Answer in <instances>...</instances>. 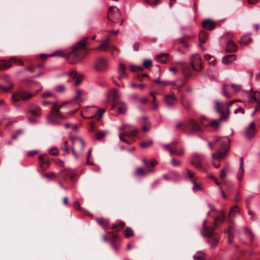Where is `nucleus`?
Segmentation results:
<instances>
[{
	"instance_id": "obj_62",
	"label": "nucleus",
	"mask_w": 260,
	"mask_h": 260,
	"mask_svg": "<svg viewBox=\"0 0 260 260\" xmlns=\"http://www.w3.org/2000/svg\"><path fill=\"white\" fill-rule=\"evenodd\" d=\"M49 153L51 155L56 156L58 154L59 152L56 148H53L49 150Z\"/></svg>"
},
{
	"instance_id": "obj_27",
	"label": "nucleus",
	"mask_w": 260,
	"mask_h": 260,
	"mask_svg": "<svg viewBox=\"0 0 260 260\" xmlns=\"http://www.w3.org/2000/svg\"><path fill=\"white\" fill-rule=\"evenodd\" d=\"M70 76L73 77H76V81L75 82V85L77 86L79 85L82 80H83V77L81 75H78L77 76V73L76 71H72L70 73Z\"/></svg>"
},
{
	"instance_id": "obj_8",
	"label": "nucleus",
	"mask_w": 260,
	"mask_h": 260,
	"mask_svg": "<svg viewBox=\"0 0 260 260\" xmlns=\"http://www.w3.org/2000/svg\"><path fill=\"white\" fill-rule=\"evenodd\" d=\"M165 106L168 108H173L178 102V99L173 93L164 95L163 98Z\"/></svg>"
},
{
	"instance_id": "obj_28",
	"label": "nucleus",
	"mask_w": 260,
	"mask_h": 260,
	"mask_svg": "<svg viewBox=\"0 0 260 260\" xmlns=\"http://www.w3.org/2000/svg\"><path fill=\"white\" fill-rule=\"evenodd\" d=\"M252 42V38L248 35H245L242 37L239 42L241 45H248Z\"/></svg>"
},
{
	"instance_id": "obj_51",
	"label": "nucleus",
	"mask_w": 260,
	"mask_h": 260,
	"mask_svg": "<svg viewBox=\"0 0 260 260\" xmlns=\"http://www.w3.org/2000/svg\"><path fill=\"white\" fill-rule=\"evenodd\" d=\"M10 61H11V63L12 62H13L15 64L18 65V66H23V62L21 60L17 59L15 57H11L10 59Z\"/></svg>"
},
{
	"instance_id": "obj_13",
	"label": "nucleus",
	"mask_w": 260,
	"mask_h": 260,
	"mask_svg": "<svg viewBox=\"0 0 260 260\" xmlns=\"http://www.w3.org/2000/svg\"><path fill=\"white\" fill-rule=\"evenodd\" d=\"M255 128L254 126V121H251L248 126V127L246 129L244 136L248 139L252 138L255 135Z\"/></svg>"
},
{
	"instance_id": "obj_40",
	"label": "nucleus",
	"mask_w": 260,
	"mask_h": 260,
	"mask_svg": "<svg viewBox=\"0 0 260 260\" xmlns=\"http://www.w3.org/2000/svg\"><path fill=\"white\" fill-rule=\"evenodd\" d=\"M14 87V84L12 82H10L8 86H4L0 85V89L4 92H7L9 91Z\"/></svg>"
},
{
	"instance_id": "obj_57",
	"label": "nucleus",
	"mask_w": 260,
	"mask_h": 260,
	"mask_svg": "<svg viewBox=\"0 0 260 260\" xmlns=\"http://www.w3.org/2000/svg\"><path fill=\"white\" fill-rule=\"evenodd\" d=\"M107 132L100 131L96 134V138L98 140L102 139L107 134Z\"/></svg>"
},
{
	"instance_id": "obj_11",
	"label": "nucleus",
	"mask_w": 260,
	"mask_h": 260,
	"mask_svg": "<svg viewBox=\"0 0 260 260\" xmlns=\"http://www.w3.org/2000/svg\"><path fill=\"white\" fill-rule=\"evenodd\" d=\"M207 221L206 220H205L203 223V230L201 232L202 235L205 237H210L211 236H213L214 235V230L215 228L216 227L214 225V227H206V223Z\"/></svg>"
},
{
	"instance_id": "obj_30",
	"label": "nucleus",
	"mask_w": 260,
	"mask_h": 260,
	"mask_svg": "<svg viewBox=\"0 0 260 260\" xmlns=\"http://www.w3.org/2000/svg\"><path fill=\"white\" fill-rule=\"evenodd\" d=\"M159 62L165 63L168 60V54L167 53L159 54L155 57Z\"/></svg>"
},
{
	"instance_id": "obj_58",
	"label": "nucleus",
	"mask_w": 260,
	"mask_h": 260,
	"mask_svg": "<svg viewBox=\"0 0 260 260\" xmlns=\"http://www.w3.org/2000/svg\"><path fill=\"white\" fill-rule=\"evenodd\" d=\"M110 95L115 99L118 97V93L115 88H113L110 91Z\"/></svg>"
},
{
	"instance_id": "obj_55",
	"label": "nucleus",
	"mask_w": 260,
	"mask_h": 260,
	"mask_svg": "<svg viewBox=\"0 0 260 260\" xmlns=\"http://www.w3.org/2000/svg\"><path fill=\"white\" fill-rule=\"evenodd\" d=\"M144 1L152 6H156L160 3L159 0H144Z\"/></svg>"
},
{
	"instance_id": "obj_6",
	"label": "nucleus",
	"mask_w": 260,
	"mask_h": 260,
	"mask_svg": "<svg viewBox=\"0 0 260 260\" xmlns=\"http://www.w3.org/2000/svg\"><path fill=\"white\" fill-rule=\"evenodd\" d=\"M204 155L198 153H194L192 154L190 160V164L193 165L198 170L204 171L203 166Z\"/></svg>"
},
{
	"instance_id": "obj_16",
	"label": "nucleus",
	"mask_w": 260,
	"mask_h": 260,
	"mask_svg": "<svg viewBox=\"0 0 260 260\" xmlns=\"http://www.w3.org/2000/svg\"><path fill=\"white\" fill-rule=\"evenodd\" d=\"M188 124L190 126V129L188 132V134H193L196 132L201 131V127L196 122V121L191 119L188 121Z\"/></svg>"
},
{
	"instance_id": "obj_12",
	"label": "nucleus",
	"mask_w": 260,
	"mask_h": 260,
	"mask_svg": "<svg viewBox=\"0 0 260 260\" xmlns=\"http://www.w3.org/2000/svg\"><path fill=\"white\" fill-rule=\"evenodd\" d=\"M180 103L182 106L187 111H189L191 108V103L190 100L185 94L182 93L180 95Z\"/></svg>"
},
{
	"instance_id": "obj_2",
	"label": "nucleus",
	"mask_w": 260,
	"mask_h": 260,
	"mask_svg": "<svg viewBox=\"0 0 260 260\" xmlns=\"http://www.w3.org/2000/svg\"><path fill=\"white\" fill-rule=\"evenodd\" d=\"M68 103H69L68 102H64L60 105H58L56 103L53 104V106H52L51 110L47 116V123L53 125H58L60 124V122L57 120V118L60 119H68L69 117V116H64L60 113V109Z\"/></svg>"
},
{
	"instance_id": "obj_17",
	"label": "nucleus",
	"mask_w": 260,
	"mask_h": 260,
	"mask_svg": "<svg viewBox=\"0 0 260 260\" xmlns=\"http://www.w3.org/2000/svg\"><path fill=\"white\" fill-rule=\"evenodd\" d=\"M203 27L208 30H212L214 29L215 24L212 19H207L202 22Z\"/></svg>"
},
{
	"instance_id": "obj_22",
	"label": "nucleus",
	"mask_w": 260,
	"mask_h": 260,
	"mask_svg": "<svg viewBox=\"0 0 260 260\" xmlns=\"http://www.w3.org/2000/svg\"><path fill=\"white\" fill-rule=\"evenodd\" d=\"M244 159L242 157L240 158V168L237 174V178L239 181H241L242 179L243 174L244 172Z\"/></svg>"
},
{
	"instance_id": "obj_19",
	"label": "nucleus",
	"mask_w": 260,
	"mask_h": 260,
	"mask_svg": "<svg viewBox=\"0 0 260 260\" xmlns=\"http://www.w3.org/2000/svg\"><path fill=\"white\" fill-rule=\"evenodd\" d=\"M237 59L235 54H229L223 57L222 62L223 64H229Z\"/></svg>"
},
{
	"instance_id": "obj_61",
	"label": "nucleus",
	"mask_w": 260,
	"mask_h": 260,
	"mask_svg": "<svg viewBox=\"0 0 260 260\" xmlns=\"http://www.w3.org/2000/svg\"><path fill=\"white\" fill-rule=\"evenodd\" d=\"M39 151L38 150H31L26 152L25 155L27 157H32L34 155L38 154Z\"/></svg>"
},
{
	"instance_id": "obj_21",
	"label": "nucleus",
	"mask_w": 260,
	"mask_h": 260,
	"mask_svg": "<svg viewBox=\"0 0 260 260\" xmlns=\"http://www.w3.org/2000/svg\"><path fill=\"white\" fill-rule=\"evenodd\" d=\"M182 173L186 180L189 179L190 181H191V180L194 179V173H193V172H192L187 168L184 169L182 171Z\"/></svg>"
},
{
	"instance_id": "obj_34",
	"label": "nucleus",
	"mask_w": 260,
	"mask_h": 260,
	"mask_svg": "<svg viewBox=\"0 0 260 260\" xmlns=\"http://www.w3.org/2000/svg\"><path fill=\"white\" fill-rule=\"evenodd\" d=\"M109 39L107 38L100 46L98 47L96 49L98 50L107 51L109 48L108 45Z\"/></svg>"
},
{
	"instance_id": "obj_48",
	"label": "nucleus",
	"mask_w": 260,
	"mask_h": 260,
	"mask_svg": "<svg viewBox=\"0 0 260 260\" xmlns=\"http://www.w3.org/2000/svg\"><path fill=\"white\" fill-rule=\"evenodd\" d=\"M23 130L21 129L16 131L12 135V138L13 140H16L19 136L23 134Z\"/></svg>"
},
{
	"instance_id": "obj_53",
	"label": "nucleus",
	"mask_w": 260,
	"mask_h": 260,
	"mask_svg": "<svg viewBox=\"0 0 260 260\" xmlns=\"http://www.w3.org/2000/svg\"><path fill=\"white\" fill-rule=\"evenodd\" d=\"M62 150L64 151V153L63 154V155H65L66 154H68L70 152V148L68 147V141H65L63 142V145L61 148Z\"/></svg>"
},
{
	"instance_id": "obj_63",
	"label": "nucleus",
	"mask_w": 260,
	"mask_h": 260,
	"mask_svg": "<svg viewBox=\"0 0 260 260\" xmlns=\"http://www.w3.org/2000/svg\"><path fill=\"white\" fill-rule=\"evenodd\" d=\"M55 89L58 92H62L65 90V87L63 85H59L56 86Z\"/></svg>"
},
{
	"instance_id": "obj_1",
	"label": "nucleus",
	"mask_w": 260,
	"mask_h": 260,
	"mask_svg": "<svg viewBox=\"0 0 260 260\" xmlns=\"http://www.w3.org/2000/svg\"><path fill=\"white\" fill-rule=\"evenodd\" d=\"M213 142H208V146L211 150L213 149L212 144L218 143L219 146L216 153H212L213 159H220L224 157L229 150L230 140L228 137L219 138L217 136L213 137Z\"/></svg>"
},
{
	"instance_id": "obj_33",
	"label": "nucleus",
	"mask_w": 260,
	"mask_h": 260,
	"mask_svg": "<svg viewBox=\"0 0 260 260\" xmlns=\"http://www.w3.org/2000/svg\"><path fill=\"white\" fill-rule=\"evenodd\" d=\"M209 37V34L205 31H202L199 34V41L200 43H205Z\"/></svg>"
},
{
	"instance_id": "obj_32",
	"label": "nucleus",
	"mask_w": 260,
	"mask_h": 260,
	"mask_svg": "<svg viewBox=\"0 0 260 260\" xmlns=\"http://www.w3.org/2000/svg\"><path fill=\"white\" fill-rule=\"evenodd\" d=\"M12 66V63L11 61L1 60H0V70H6Z\"/></svg>"
},
{
	"instance_id": "obj_37",
	"label": "nucleus",
	"mask_w": 260,
	"mask_h": 260,
	"mask_svg": "<svg viewBox=\"0 0 260 260\" xmlns=\"http://www.w3.org/2000/svg\"><path fill=\"white\" fill-rule=\"evenodd\" d=\"M182 72L184 76L186 78L190 77L191 75L190 68L187 66H183L182 68Z\"/></svg>"
},
{
	"instance_id": "obj_49",
	"label": "nucleus",
	"mask_w": 260,
	"mask_h": 260,
	"mask_svg": "<svg viewBox=\"0 0 260 260\" xmlns=\"http://www.w3.org/2000/svg\"><path fill=\"white\" fill-rule=\"evenodd\" d=\"M46 154H42L40 156L39 159L40 160V166L42 167L43 165L47 164L48 160L46 159Z\"/></svg>"
},
{
	"instance_id": "obj_47",
	"label": "nucleus",
	"mask_w": 260,
	"mask_h": 260,
	"mask_svg": "<svg viewBox=\"0 0 260 260\" xmlns=\"http://www.w3.org/2000/svg\"><path fill=\"white\" fill-rule=\"evenodd\" d=\"M204 257V253L199 251L193 256V258L194 260H205Z\"/></svg>"
},
{
	"instance_id": "obj_3",
	"label": "nucleus",
	"mask_w": 260,
	"mask_h": 260,
	"mask_svg": "<svg viewBox=\"0 0 260 260\" xmlns=\"http://www.w3.org/2000/svg\"><path fill=\"white\" fill-rule=\"evenodd\" d=\"M87 39V38L83 39L73 46V50L68 56V58H70L71 59H73V61L71 62V63L76 64L81 60L84 57L82 55V51L86 49Z\"/></svg>"
},
{
	"instance_id": "obj_60",
	"label": "nucleus",
	"mask_w": 260,
	"mask_h": 260,
	"mask_svg": "<svg viewBox=\"0 0 260 260\" xmlns=\"http://www.w3.org/2000/svg\"><path fill=\"white\" fill-rule=\"evenodd\" d=\"M153 142L152 140L148 141L143 142L140 144V146L143 148H147L149 147L152 144Z\"/></svg>"
},
{
	"instance_id": "obj_29",
	"label": "nucleus",
	"mask_w": 260,
	"mask_h": 260,
	"mask_svg": "<svg viewBox=\"0 0 260 260\" xmlns=\"http://www.w3.org/2000/svg\"><path fill=\"white\" fill-rule=\"evenodd\" d=\"M127 128H130L132 129V131H134L135 129H136V134H137V133L138 132L137 128L136 127H135L133 125H131V124H123L121 126H120L118 128V130L119 132H126L125 131Z\"/></svg>"
},
{
	"instance_id": "obj_23",
	"label": "nucleus",
	"mask_w": 260,
	"mask_h": 260,
	"mask_svg": "<svg viewBox=\"0 0 260 260\" xmlns=\"http://www.w3.org/2000/svg\"><path fill=\"white\" fill-rule=\"evenodd\" d=\"M96 221L101 226H102L104 229H108L109 228V220L107 219H104L102 217H99L96 218Z\"/></svg>"
},
{
	"instance_id": "obj_26",
	"label": "nucleus",
	"mask_w": 260,
	"mask_h": 260,
	"mask_svg": "<svg viewBox=\"0 0 260 260\" xmlns=\"http://www.w3.org/2000/svg\"><path fill=\"white\" fill-rule=\"evenodd\" d=\"M225 50L228 52H235L237 50V46L232 40L228 42Z\"/></svg>"
},
{
	"instance_id": "obj_36",
	"label": "nucleus",
	"mask_w": 260,
	"mask_h": 260,
	"mask_svg": "<svg viewBox=\"0 0 260 260\" xmlns=\"http://www.w3.org/2000/svg\"><path fill=\"white\" fill-rule=\"evenodd\" d=\"M66 173L67 175L70 176L71 180L74 181L76 177V174L74 173L71 170L67 169L63 170L61 171V173Z\"/></svg>"
},
{
	"instance_id": "obj_7",
	"label": "nucleus",
	"mask_w": 260,
	"mask_h": 260,
	"mask_svg": "<svg viewBox=\"0 0 260 260\" xmlns=\"http://www.w3.org/2000/svg\"><path fill=\"white\" fill-rule=\"evenodd\" d=\"M72 142V146L71 147V150L73 153V154L74 155L75 158H77L78 157V154L76 153L74 146L75 145H80V150L81 151H83L84 149V148L85 147V143L84 141V140L81 138H76L74 137H70Z\"/></svg>"
},
{
	"instance_id": "obj_42",
	"label": "nucleus",
	"mask_w": 260,
	"mask_h": 260,
	"mask_svg": "<svg viewBox=\"0 0 260 260\" xmlns=\"http://www.w3.org/2000/svg\"><path fill=\"white\" fill-rule=\"evenodd\" d=\"M225 220V216L223 214H221L218 215L217 217L214 218V225L215 226H217L218 222L219 221H221V222H223Z\"/></svg>"
},
{
	"instance_id": "obj_25",
	"label": "nucleus",
	"mask_w": 260,
	"mask_h": 260,
	"mask_svg": "<svg viewBox=\"0 0 260 260\" xmlns=\"http://www.w3.org/2000/svg\"><path fill=\"white\" fill-rule=\"evenodd\" d=\"M208 237L209 238L208 242L210 244L211 247L213 248L217 246L219 243V237H213V236H211Z\"/></svg>"
},
{
	"instance_id": "obj_4",
	"label": "nucleus",
	"mask_w": 260,
	"mask_h": 260,
	"mask_svg": "<svg viewBox=\"0 0 260 260\" xmlns=\"http://www.w3.org/2000/svg\"><path fill=\"white\" fill-rule=\"evenodd\" d=\"M232 104V103L227 106L226 108V113H225L224 112L220 109V103L216 101L215 102V109L216 112L219 113L220 115V116L218 120L214 119L212 121H209L207 122V123H204V126H212L215 128H218L219 126V122L220 121L226 119L228 118L229 115V109L230 106Z\"/></svg>"
},
{
	"instance_id": "obj_20",
	"label": "nucleus",
	"mask_w": 260,
	"mask_h": 260,
	"mask_svg": "<svg viewBox=\"0 0 260 260\" xmlns=\"http://www.w3.org/2000/svg\"><path fill=\"white\" fill-rule=\"evenodd\" d=\"M153 172L152 169H148L147 171H145L142 167H139L136 169L135 173V176H144L148 173H151Z\"/></svg>"
},
{
	"instance_id": "obj_43",
	"label": "nucleus",
	"mask_w": 260,
	"mask_h": 260,
	"mask_svg": "<svg viewBox=\"0 0 260 260\" xmlns=\"http://www.w3.org/2000/svg\"><path fill=\"white\" fill-rule=\"evenodd\" d=\"M56 55H58V56H61V57H65L68 59H71L70 58H68V56L69 55V54L64 55L62 51L60 50H56L54 53H53L51 54H49V56L52 57V56H54Z\"/></svg>"
},
{
	"instance_id": "obj_39",
	"label": "nucleus",
	"mask_w": 260,
	"mask_h": 260,
	"mask_svg": "<svg viewBox=\"0 0 260 260\" xmlns=\"http://www.w3.org/2000/svg\"><path fill=\"white\" fill-rule=\"evenodd\" d=\"M114 14L119 15V10L116 7L112 6V7H110L108 10V15H109L108 18H109V19H110V16L112 14Z\"/></svg>"
},
{
	"instance_id": "obj_46",
	"label": "nucleus",
	"mask_w": 260,
	"mask_h": 260,
	"mask_svg": "<svg viewBox=\"0 0 260 260\" xmlns=\"http://www.w3.org/2000/svg\"><path fill=\"white\" fill-rule=\"evenodd\" d=\"M229 165H227L220 171L219 176L221 179H224L226 177V173L229 171Z\"/></svg>"
},
{
	"instance_id": "obj_5",
	"label": "nucleus",
	"mask_w": 260,
	"mask_h": 260,
	"mask_svg": "<svg viewBox=\"0 0 260 260\" xmlns=\"http://www.w3.org/2000/svg\"><path fill=\"white\" fill-rule=\"evenodd\" d=\"M35 93L31 92L23 88H18L12 95V100L15 102L26 101L31 99Z\"/></svg>"
},
{
	"instance_id": "obj_50",
	"label": "nucleus",
	"mask_w": 260,
	"mask_h": 260,
	"mask_svg": "<svg viewBox=\"0 0 260 260\" xmlns=\"http://www.w3.org/2000/svg\"><path fill=\"white\" fill-rule=\"evenodd\" d=\"M129 69L132 72H136L142 71L143 69V68L140 66L131 65L129 67Z\"/></svg>"
},
{
	"instance_id": "obj_14",
	"label": "nucleus",
	"mask_w": 260,
	"mask_h": 260,
	"mask_svg": "<svg viewBox=\"0 0 260 260\" xmlns=\"http://www.w3.org/2000/svg\"><path fill=\"white\" fill-rule=\"evenodd\" d=\"M136 136V130L135 129L134 131H131L129 132H119L118 137L119 139L124 142L125 143L127 144H129L128 141L126 140L125 138H123V136H126L128 137H129L131 138H133L135 137Z\"/></svg>"
},
{
	"instance_id": "obj_56",
	"label": "nucleus",
	"mask_w": 260,
	"mask_h": 260,
	"mask_svg": "<svg viewBox=\"0 0 260 260\" xmlns=\"http://www.w3.org/2000/svg\"><path fill=\"white\" fill-rule=\"evenodd\" d=\"M231 87L236 92L240 91L242 89V85L240 84H232Z\"/></svg>"
},
{
	"instance_id": "obj_9",
	"label": "nucleus",
	"mask_w": 260,
	"mask_h": 260,
	"mask_svg": "<svg viewBox=\"0 0 260 260\" xmlns=\"http://www.w3.org/2000/svg\"><path fill=\"white\" fill-rule=\"evenodd\" d=\"M190 64L192 69L199 72L201 70V57L198 54L193 55L190 58Z\"/></svg>"
},
{
	"instance_id": "obj_59",
	"label": "nucleus",
	"mask_w": 260,
	"mask_h": 260,
	"mask_svg": "<svg viewBox=\"0 0 260 260\" xmlns=\"http://www.w3.org/2000/svg\"><path fill=\"white\" fill-rule=\"evenodd\" d=\"M143 66L145 68L149 69L152 66V61L150 59H145L143 62Z\"/></svg>"
},
{
	"instance_id": "obj_35",
	"label": "nucleus",
	"mask_w": 260,
	"mask_h": 260,
	"mask_svg": "<svg viewBox=\"0 0 260 260\" xmlns=\"http://www.w3.org/2000/svg\"><path fill=\"white\" fill-rule=\"evenodd\" d=\"M116 108L117 112L120 114L125 113L127 110L126 106L124 103H121L118 105Z\"/></svg>"
},
{
	"instance_id": "obj_15",
	"label": "nucleus",
	"mask_w": 260,
	"mask_h": 260,
	"mask_svg": "<svg viewBox=\"0 0 260 260\" xmlns=\"http://www.w3.org/2000/svg\"><path fill=\"white\" fill-rule=\"evenodd\" d=\"M28 112L36 117H40L42 114L41 108L35 104L29 106Z\"/></svg>"
},
{
	"instance_id": "obj_24",
	"label": "nucleus",
	"mask_w": 260,
	"mask_h": 260,
	"mask_svg": "<svg viewBox=\"0 0 260 260\" xmlns=\"http://www.w3.org/2000/svg\"><path fill=\"white\" fill-rule=\"evenodd\" d=\"M191 182L193 184L192 190L194 192L204 191L201 183L197 182V179H193L191 180Z\"/></svg>"
},
{
	"instance_id": "obj_31",
	"label": "nucleus",
	"mask_w": 260,
	"mask_h": 260,
	"mask_svg": "<svg viewBox=\"0 0 260 260\" xmlns=\"http://www.w3.org/2000/svg\"><path fill=\"white\" fill-rule=\"evenodd\" d=\"M142 119L143 121L142 131L144 132H147L150 128V124L149 122L147 120V118L146 117H143L142 118Z\"/></svg>"
},
{
	"instance_id": "obj_38",
	"label": "nucleus",
	"mask_w": 260,
	"mask_h": 260,
	"mask_svg": "<svg viewBox=\"0 0 260 260\" xmlns=\"http://www.w3.org/2000/svg\"><path fill=\"white\" fill-rule=\"evenodd\" d=\"M31 88L36 93L42 89V86L40 83L34 82L32 83Z\"/></svg>"
},
{
	"instance_id": "obj_44",
	"label": "nucleus",
	"mask_w": 260,
	"mask_h": 260,
	"mask_svg": "<svg viewBox=\"0 0 260 260\" xmlns=\"http://www.w3.org/2000/svg\"><path fill=\"white\" fill-rule=\"evenodd\" d=\"M233 229V226H230L229 227L227 233L228 234V242L230 244L233 242V239H234V236L233 234L232 233L231 230Z\"/></svg>"
},
{
	"instance_id": "obj_45",
	"label": "nucleus",
	"mask_w": 260,
	"mask_h": 260,
	"mask_svg": "<svg viewBox=\"0 0 260 260\" xmlns=\"http://www.w3.org/2000/svg\"><path fill=\"white\" fill-rule=\"evenodd\" d=\"M238 207L237 205L234 206L231 210L229 213L230 217H234L237 213L239 212Z\"/></svg>"
},
{
	"instance_id": "obj_64",
	"label": "nucleus",
	"mask_w": 260,
	"mask_h": 260,
	"mask_svg": "<svg viewBox=\"0 0 260 260\" xmlns=\"http://www.w3.org/2000/svg\"><path fill=\"white\" fill-rule=\"evenodd\" d=\"M130 99H131V100H132L133 101L139 102L140 98H139V96L138 94L134 93L131 96Z\"/></svg>"
},
{
	"instance_id": "obj_10",
	"label": "nucleus",
	"mask_w": 260,
	"mask_h": 260,
	"mask_svg": "<svg viewBox=\"0 0 260 260\" xmlns=\"http://www.w3.org/2000/svg\"><path fill=\"white\" fill-rule=\"evenodd\" d=\"M108 68V61L105 58L101 57L96 60L94 68L98 71H104Z\"/></svg>"
},
{
	"instance_id": "obj_18",
	"label": "nucleus",
	"mask_w": 260,
	"mask_h": 260,
	"mask_svg": "<svg viewBox=\"0 0 260 260\" xmlns=\"http://www.w3.org/2000/svg\"><path fill=\"white\" fill-rule=\"evenodd\" d=\"M118 74V79L126 78L128 77V74L125 72V67L124 65L120 63L117 70Z\"/></svg>"
},
{
	"instance_id": "obj_52",
	"label": "nucleus",
	"mask_w": 260,
	"mask_h": 260,
	"mask_svg": "<svg viewBox=\"0 0 260 260\" xmlns=\"http://www.w3.org/2000/svg\"><path fill=\"white\" fill-rule=\"evenodd\" d=\"M171 163L173 167H180L181 166V162L180 160L172 158L171 160Z\"/></svg>"
},
{
	"instance_id": "obj_41",
	"label": "nucleus",
	"mask_w": 260,
	"mask_h": 260,
	"mask_svg": "<svg viewBox=\"0 0 260 260\" xmlns=\"http://www.w3.org/2000/svg\"><path fill=\"white\" fill-rule=\"evenodd\" d=\"M244 231L246 235L248 237L250 240H253L254 238V236L252 232L249 230L247 228L244 227Z\"/></svg>"
},
{
	"instance_id": "obj_54",
	"label": "nucleus",
	"mask_w": 260,
	"mask_h": 260,
	"mask_svg": "<svg viewBox=\"0 0 260 260\" xmlns=\"http://www.w3.org/2000/svg\"><path fill=\"white\" fill-rule=\"evenodd\" d=\"M125 235L126 237H133L134 235L133 230L131 228H127L125 230Z\"/></svg>"
}]
</instances>
